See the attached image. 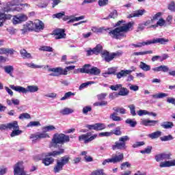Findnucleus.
Masks as SVG:
<instances>
[{"label": "nucleus", "mask_w": 175, "mask_h": 175, "mask_svg": "<svg viewBox=\"0 0 175 175\" xmlns=\"http://www.w3.org/2000/svg\"><path fill=\"white\" fill-rule=\"evenodd\" d=\"M69 142H70L69 135H66L64 133H55L51 142L50 147L59 148V150L46 152L42 160L43 165H44V166H50V165H53V163L55 162L54 158L59 157V155H62V154L65 152V149H64L62 145L59 146L58 144H65V143H69Z\"/></svg>", "instance_id": "1"}, {"label": "nucleus", "mask_w": 175, "mask_h": 175, "mask_svg": "<svg viewBox=\"0 0 175 175\" xmlns=\"http://www.w3.org/2000/svg\"><path fill=\"white\" fill-rule=\"evenodd\" d=\"M114 27H118L109 31V35L113 39H122L125 38L126 34L124 32H128L130 28L133 27V22H129L125 24V21L121 20L118 21L114 25Z\"/></svg>", "instance_id": "2"}, {"label": "nucleus", "mask_w": 175, "mask_h": 175, "mask_svg": "<svg viewBox=\"0 0 175 175\" xmlns=\"http://www.w3.org/2000/svg\"><path fill=\"white\" fill-rule=\"evenodd\" d=\"M55 126L53 125H49L42 127V132H37L34 134L30 135V139H33V140H41V139H46V137H50V135L47 134V132H51V131H55Z\"/></svg>", "instance_id": "3"}, {"label": "nucleus", "mask_w": 175, "mask_h": 175, "mask_svg": "<svg viewBox=\"0 0 175 175\" xmlns=\"http://www.w3.org/2000/svg\"><path fill=\"white\" fill-rule=\"evenodd\" d=\"M75 68H76L75 66H69L66 67L64 69L61 67H57L49 68L48 70L49 72H53L51 73L49 76H53V77H58V76H66V75H68V72L75 70Z\"/></svg>", "instance_id": "4"}, {"label": "nucleus", "mask_w": 175, "mask_h": 175, "mask_svg": "<svg viewBox=\"0 0 175 175\" xmlns=\"http://www.w3.org/2000/svg\"><path fill=\"white\" fill-rule=\"evenodd\" d=\"M69 161H70V157L68 155L62 157L60 159H57L56 165L53 167V173H55V174H57V173H61V172L64 170V166H65V165H68V163H69Z\"/></svg>", "instance_id": "5"}, {"label": "nucleus", "mask_w": 175, "mask_h": 175, "mask_svg": "<svg viewBox=\"0 0 175 175\" xmlns=\"http://www.w3.org/2000/svg\"><path fill=\"white\" fill-rule=\"evenodd\" d=\"M169 39L163 38H153L152 40H148L146 42H138L137 44H132L131 45L135 49L139 47H143V46H148L150 44H156L157 43H159V44H166L168 43Z\"/></svg>", "instance_id": "6"}, {"label": "nucleus", "mask_w": 175, "mask_h": 175, "mask_svg": "<svg viewBox=\"0 0 175 175\" xmlns=\"http://www.w3.org/2000/svg\"><path fill=\"white\" fill-rule=\"evenodd\" d=\"M10 88L11 90L22 94H27L28 92H37V91H39V88H38L37 85H29L27 86V89L23 86H15L14 85H10Z\"/></svg>", "instance_id": "7"}, {"label": "nucleus", "mask_w": 175, "mask_h": 175, "mask_svg": "<svg viewBox=\"0 0 175 175\" xmlns=\"http://www.w3.org/2000/svg\"><path fill=\"white\" fill-rule=\"evenodd\" d=\"M14 5L12 2H8L6 4V6L3 8L4 13H8L9 12H21L25 6H28L27 3H21L17 4L15 8H13Z\"/></svg>", "instance_id": "8"}, {"label": "nucleus", "mask_w": 175, "mask_h": 175, "mask_svg": "<svg viewBox=\"0 0 175 175\" xmlns=\"http://www.w3.org/2000/svg\"><path fill=\"white\" fill-rule=\"evenodd\" d=\"M129 140V137L125 135L119 138V142H116L112 146V150H125L126 148V142Z\"/></svg>", "instance_id": "9"}, {"label": "nucleus", "mask_w": 175, "mask_h": 175, "mask_svg": "<svg viewBox=\"0 0 175 175\" xmlns=\"http://www.w3.org/2000/svg\"><path fill=\"white\" fill-rule=\"evenodd\" d=\"M96 137H98V134H94L92 135V133L89 132L86 134L79 135L78 139L79 142H83L85 144H88V143H91L92 140H95Z\"/></svg>", "instance_id": "10"}, {"label": "nucleus", "mask_w": 175, "mask_h": 175, "mask_svg": "<svg viewBox=\"0 0 175 175\" xmlns=\"http://www.w3.org/2000/svg\"><path fill=\"white\" fill-rule=\"evenodd\" d=\"M172 154L170 152H162L155 155V161L161 162V161H167L172 159Z\"/></svg>", "instance_id": "11"}, {"label": "nucleus", "mask_w": 175, "mask_h": 175, "mask_svg": "<svg viewBox=\"0 0 175 175\" xmlns=\"http://www.w3.org/2000/svg\"><path fill=\"white\" fill-rule=\"evenodd\" d=\"M53 36H55V39H65L66 38V33H65V29H56L53 31Z\"/></svg>", "instance_id": "12"}, {"label": "nucleus", "mask_w": 175, "mask_h": 175, "mask_svg": "<svg viewBox=\"0 0 175 175\" xmlns=\"http://www.w3.org/2000/svg\"><path fill=\"white\" fill-rule=\"evenodd\" d=\"M34 26L33 22L29 21L23 25V27L21 29L22 33H27V32H33Z\"/></svg>", "instance_id": "13"}, {"label": "nucleus", "mask_w": 175, "mask_h": 175, "mask_svg": "<svg viewBox=\"0 0 175 175\" xmlns=\"http://www.w3.org/2000/svg\"><path fill=\"white\" fill-rule=\"evenodd\" d=\"M34 32H40L44 29V23L40 20H36L33 22Z\"/></svg>", "instance_id": "14"}, {"label": "nucleus", "mask_w": 175, "mask_h": 175, "mask_svg": "<svg viewBox=\"0 0 175 175\" xmlns=\"http://www.w3.org/2000/svg\"><path fill=\"white\" fill-rule=\"evenodd\" d=\"M101 57L102 59L105 61V62H111V61H113V53L107 51V50L103 51L101 53Z\"/></svg>", "instance_id": "15"}, {"label": "nucleus", "mask_w": 175, "mask_h": 175, "mask_svg": "<svg viewBox=\"0 0 175 175\" xmlns=\"http://www.w3.org/2000/svg\"><path fill=\"white\" fill-rule=\"evenodd\" d=\"M133 70H122L116 74L117 79H122V77H126L128 75H131V72H135L136 68L132 67Z\"/></svg>", "instance_id": "16"}, {"label": "nucleus", "mask_w": 175, "mask_h": 175, "mask_svg": "<svg viewBox=\"0 0 175 175\" xmlns=\"http://www.w3.org/2000/svg\"><path fill=\"white\" fill-rule=\"evenodd\" d=\"M158 122H159L158 120H150L147 119H143L141 121L142 125H144V126H155Z\"/></svg>", "instance_id": "17"}, {"label": "nucleus", "mask_w": 175, "mask_h": 175, "mask_svg": "<svg viewBox=\"0 0 175 175\" xmlns=\"http://www.w3.org/2000/svg\"><path fill=\"white\" fill-rule=\"evenodd\" d=\"M146 13V10H137L134 11L133 13L130 14L127 18H133V17H141Z\"/></svg>", "instance_id": "18"}, {"label": "nucleus", "mask_w": 175, "mask_h": 175, "mask_svg": "<svg viewBox=\"0 0 175 175\" xmlns=\"http://www.w3.org/2000/svg\"><path fill=\"white\" fill-rule=\"evenodd\" d=\"M16 53V51L13 49H8V48H1L0 49V54L3 55L5 54V55H8L10 54V55H13Z\"/></svg>", "instance_id": "19"}, {"label": "nucleus", "mask_w": 175, "mask_h": 175, "mask_svg": "<svg viewBox=\"0 0 175 175\" xmlns=\"http://www.w3.org/2000/svg\"><path fill=\"white\" fill-rule=\"evenodd\" d=\"M159 166L160 167H171V166H175V159L161 162Z\"/></svg>", "instance_id": "20"}, {"label": "nucleus", "mask_w": 175, "mask_h": 175, "mask_svg": "<svg viewBox=\"0 0 175 175\" xmlns=\"http://www.w3.org/2000/svg\"><path fill=\"white\" fill-rule=\"evenodd\" d=\"M91 70V64H85L82 68H78V71L80 73H87L90 75V72Z\"/></svg>", "instance_id": "21"}, {"label": "nucleus", "mask_w": 175, "mask_h": 175, "mask_svg": "<svg viewBox=\"0 0 175 175\" xmlns=\"http://www.w3.org/2000/svg\"><path fill=\"white\" fill-rule=\"evenodd\" d=\"M20 54L23 59H32V55L31 53H28L25 49L20 50Z\"/></svg>", "instance_id": "22"}, {"label": "nucleus", "mask_w": 175, "mask_h": 175, "mask_svg": "<svg viewBox=\"0 0 175 175\" xmlns=\"http://www.w3.org/2000/svg\"><path fill=\"white\" fill-rule=\"evenodd\" d=\"M113 157L115 163H120V162L124 161V153H118V154H115Z\"/></svg>", "instance_id": "23"}, {"label": "nucleus", "mask_w": 175, "mask_h": 175, "mask_svg": "<svg viewBox=\"0 0 175 175\" xmlns=\"http://www.w3.org/2000/svg\"><path fill=\"white\" fill-rule=\"evenodd\" d=\"M118 95L120 96H126L129 95V90H128L126 88H123L122 85V88H120Z\"/></svg>", "instance_id": "24"}, {"label": "nucleus", "mask_w": 175, "mask_h": 175, "mask_svg": "<svg viewBox=\"0 0 175 175\" xmlns=\"http://www.w3.org/2000/svg\"><path fill=\"white\" fill-rule=\"evenodd\" d=\"M8 129L10 131H12V129L13 131L16 129H20V126H18V122L14 121L12 122L8 123Z\"/></svg>", "instance_id": "25"}, {"label": "nucleus", "mask_w": 175, "mask_h": 175, "mask_svg": "<svg viewBox=\"0 0 175 175\" xmlns=\"http://www.w3.org/2000/svg\"><path fill=\"white\" fill-rule=\"evenodd\" d=\"M14 71V68L13 66H4V72L10 75L11 77H13V72Z\"/></svg>", "instance_id": "26"}, {"label": "nucleus", "mask_w": 175, "mask_h": 175, "mask_svg": "<svg viewBox=\"0 0 175 175\" xmlns=\"http://www.w3.org/2000/svg\"><path fill=\"white\" fill-rule=\"evenodd\" d=\"M89 75L91 76H98L100 75V69L98 68V67H92L90 68Z\"/></svg>", "instance_id": "27"}, {"label": "nucleus", "mask_w": 175, "mask_h": 175, "mask_svg": "<svg viewBox=\"0 0 175 175\" xmlns=\"http://www.w3.org/2000/svg\"><path fill=\"white\" fill-rule=\"evenodd\" d=\"M139 68L144 72H148L149 70H151V66L148 65L147 64L144 63V62H140Z\"/></svg>", "instance_id": "28"}, {"label": "nucleus", "mask_w": 175, "mask_h": 175, "mask_svg": "<svg viewBox=\"0 0 175 175\" xmlns=\"http://www.w3.org/2000/svg\"><path fill=\"white\" fill-rule=\"evenodd\" d=\"M161 126L164 129H172L174 126L173 122H164L161 124Z\"/></svg>", "instance_id": "29"}, {"label": "nucleus", "mask_w": 175, "mask_h": 175, "mask_svg": "<svg viewBox=\"0 0 175 175\" xmlns=\"http://www.w3.org/2000/svg\"><path fill=\"white\" fill-rule=\"evenodd\" d=\"M93 50H94L95 55H99L103 51V46L100 44H98L93 48Z\"/></svg>", "instance_id": "30"}, {"label": "nucleus", "mask_w": 175, "mask_h": 175, "mask_svg": "<svg viewBox=\"0 0 175 175\" xmlns=\"http://www.w3.org/2000/svg\"><path fill=\"white\" fill-rule=\"evenodd\" d=\"M117 73V69L114 67L108 68L107 71L103 73L104 77H107L108 75H116Z\"/></svg>", "instance_id": "31"}, {"label": "nucleus", "mask_w": 175, "mask_h": 175, "mask_svg": "<svg viewBox=\"0 0 175 175\" xmlns=\"http://www.w3.org/2000/svg\"><path fill=\"white\" fill-rule=\"evenodd\" d=\"M161 135L162 132H161L160 131H157L152 133L149 134L148 137H150L152 139H158V137H159Z\"/></svg>", "instance_id": "32"}, {"label": "nucleus", "mask_w": 175, "mask_h": 175, "mask_svg": "<svg viewBox=\"0 0 175 175\" xmlns=\"http://www.w3.org/2000/svg\"><path fill=\"white\" fill-rule=\"evenodd\" d=\"M118 17V12L117 10H113L107 18H105L104 20H109L110 18H117Z\"/></svg>", "instance_id": "33"}, {"label": "nucleus", "mask_w": 175, "mask_h": 175, "mask_svg": "<svg viewBox=\"0 0 175 175\" xmlns=\"http://www.w3.org/2000/svg\"><path fill=\"white\" fill-rule=\"evenodd\" d=\"M166 96H167V94L163 92L152 95V98H153V99H162L163 98H166Z\"/></svg>", "instance_id": "34"}, {"label": "nucleus", "mask_w": 175, "mask_h": 175, "mask_svg": "<svg viewBox=\"0 0 175 175\" xmlns=\"http://www.w3.org/2000/svg\"><path fill=\"white\" fill-rule=\"evenodd\" d=\"M72 113H73V109L70 108H64L60 111V114H62V116H68L72 114Z\"/></svg>", "instance_id": "35"}, {"label": "nucleus", "mask_w": 175, "mask_h": 175, "mask_svg": "<svg viewBox=\"0 0 175 175\" xmlns=\"http://www.w3.org/2000/svg\"><path fill=\"white\" fill-rule=\"evenodd\" d=\"M91 29L92 31L94 32L95 33H102L103 31H107V29H105V27L98 28L96 27H92Z\"/></svg>", "instance_id": "36"}, {"label": "nucleus", "mask_w": 175, "mask_h": 175, "mask_svg": "<svg viewBox=\"0 0 175 175\" xmlns=\"http://www.w3.org/2000/svg\"><path fill=\"white\" fill-rule=\"evenodd\" d=\"M46 156V153H41L40 154L36 155L33 157L34 161L37 162L39 161H42V163H43V160L44 159V157Z\"/></svg>", "instance_id": "37"}, {"label": "nucleus", "mask_w": 175, "mask_h": 175, "mask_svg": "<svg viewBox=\"0 0 175 175\" xmlns=\"http://www.w3.org/2000/svg\"><path fill=\"white\" fill-rule=\"evenodd\" d=\"M40 51H47L48 53H53V51H54L53 47L49 46H40Z\"/></svg>", "instance_id": "38"}, {"label": "nucleus", "mask_w": 175, "mask_h": 175, "mask_svg": "<svg viewBox=\"0 0 175 175\" xmlns=\"http://www.w3.org/2000/svg\"><path fill=\"white\" fill-rule=\"evenodd\" d=\"M25 65H26V66H28V68H31L32 69H40L43 68V66L36 65L33 63H25Z\"/></svg>", "instance_id": "39"}, {"label": "nucleus", "mask_w": 175, "mask_h": 175, "mask_svg": "<svg viewBox=\"0 0 175 175\" xmlns=\"http://www.w3.org/2000/svg\"><path fill=\"white\" fill-rule=\"evenodd\" d=\"M23 133V131L20 130V129H16L13 130L10 134L11 137H14V136H18Z\"/></svg>", "instance_id": "40"}, {"label": "nucleus", "mask_w": 175, "mask_h": 175, "mask_svg": "<svg viewBox=\"0 0 175 175\" xmlns=\"http://www.w3.org/2000/svg\"><path fill=\"white\" fill-rule=\"evenodd\" d=\"M18 118L19 120H31V115L28 113H23L19 116Z\"/></svg>", "instance_id": "41"}, {"label": "nucleus", "mask_w": 175, "mask_h": 175, "mask_svg": "<svg viewBox=\"0 0 175 175\" xmlns=\"http://www.w3.org/2000/svg\"><path fill=\"white\" fill-rule=\"evenodd\" d=\"M103 129H106V126L103 123H96V129L95 131H103Z\"/></svg>", "instance_id": "42"}, {"label": "nucleus", "mask_w": 175, "mask_h": 175, "mask_svg": "<svg viewBox=\"0 0 175 175\" xmlns=\"http://www.w3.org/2000/svg\"><path fill=\"white\" fill-rule=\"evenodd\" d=\"M111 120L113 121H121L122 119L120 116H117V112H113L110 115Z\"/></svg>", "instance_id": "43"}, {"label": "nucleus", "mask_w": 175, "mask_h": 175, "mask_svg": "<svg viewBox=\"0 0 175 175\" xmlns=\"http://www.w3.org/2000/svg\"><path fill=\"white\" fill-rule=\"evenodd\" d=\"M40 122L39 121L30 122L27 125V128H32L33 126H40Z\"/></svg>", "instance_id": "44"}, {"label": "nucleus", "mask_w": 175, "mask_h": 175, "mask_svg": "<svg viewBox=\"0 0 175 175\" xmlns=\"http://www.w3.org/2000/svg\"><path fill=\"white\" fill-rule=\"evenodd\" d=\"M174 139V137H173L172 135H168L160 137V140H161V142H169L170 140H173Z\"/></svg>", "instance_id": "45"}, {"label": "nucleus", "mask_w": 175, "mask_h": 175, "mask_svg": "<svg viewBox=\"0 0 175 175\" xmlns=\"http://www.w3.org/2000/svg\"><path fill=\"white\" fill-rule=\"evenodd\" d=\"M98 136L100 137H109L110 136H113V131L100 133Z\"/></svg>", "instance_id": "46"}, {"label": "nucleus", "mask_w": 175, "mask_h": 175, "mask_svg": "<svg viewBox=\"0 0 175 175\" xmlns=\"http://www.w3.org/2000/svg\"><path fill=\"white\" fill-rule=\"evenodd\" d=\"M71 96H75V93L72 92H66L64 96L60 99V100H66L68 98H70Z\"/></svg>", "instance_id": "47"}, {"label": "nucleus", "mask_w": 175, "mask_h": 175, "mask_svg": "<svg viewBox=\"0 0 175 175\" xmlns=\"http://www.w3.org/2000/svg\"><path fill=\"white\" fill-rule=\"evenodd\" d=\"M147 54H152V51H146L142 52H134L133 55H146Z\"/></svg>", "instance_id": "48"}, {"label": "nucleus", "mask_w": 175, "mask_h": 175, "mask_svg": "<svg viewBox=\"0 0 175 175\" xmlns=\"http://www.w3.org/2000/svg\"><path fill=\"white\" fill-rule=\"evenodd\" d=\"M18 17L21 23H24V21H27V20H28V16L24 14H18Z\"/></svg>", "instance_id": "49"}, {"label": "nucleus", "mask_w": 175, "mask_h": 175, "mask_svg": "<svg viewBox=\"0 0 175 175\" xmlns=\"http://www.w3.org/2000/svg\"><path fill=\"white\" fill-rule=\"evenodd\" d=\"M90 111H92V107H91V106H85L82 109L83 114H85V116H87Z\"/></svg>", "instance_id": "50"}, {"label": "nucleus", "mask_w": 175, "mask_h": 175, "mask_svg": "<svg viewBox=\"0 0 175 175\" xmlns=\"http://www.w3.org/2000/svg\"><path fill=\"white\" fill-rule=\"evenodd\" d=\"M112 133L113 135H116V136H121V135H122V132L121 131V127H116V129L112 131Z\"/></svg>", "instance_id": "51"}, {"label": "nucleus", "mask_w": 175, "mask_h": 175, "mask_svg": "<svg viewBox=\"0 0 175 175\" xmlns=\"http://www.w3.org/2000/svg\"><path fill=\"white\" fill-rule=\"evenodd\" d=\"M166 24V21L163 18H159L156 23V27H163Z\"/></svg>", "instance_id": "52"}, {"label": "nucleus", "mask_w": 175, "mask_h": 175, "mask_svg": "<svg viewBox=\"0 0 175 175\" xmlns=\"http://www.w3.org/2000/svg\"><path fill=\"white\" fill-rule=\"evenodd\" d=\"M84 16H81L79 17H75L67 22V24H70V23H75V21H80V20H83Z\"/></svg>", "instance_id": "53"}, {"label": "nucleus", "mask_w": 175, "mask_h": 175, "mask_svg": "<svg viewBox=\"0 0 175 175\" xmlns=\"http://www.w3.org/2000/svg\"><path fill=\"white\" fill-rule=\"evenodd\" d=\"M122 87V84H116V85H112L109 87L112 91H118V90H120V88Z\"/></svg>", "instance_id": "54"}, {"label": "nucleus", "mask_w": 175, "mask_h": 175, "mask_svg": "<svg viewBox=\"0 0 175 175\" xmlns=\"http://www.w3.org/2000/svg\"><path fill=\"white\" fill-rule=\"evenodd\" d=\"M126 124H130V126H131L132 128H135V126H136V125L137 124V122H136V121H133L131 119H127L126 120Z\"/></svg>", "instance_id": "55"}, {"label": "nucleus", "mask_w": 175, "mask_h": 175, "mask_svg": "<svg viewBox=\"0 0 175 175\" xmlns=\"http://www.w3.org/2000/svg\"><path fill=\"white\" fill-rule=\"evenodd\" d=\"M12 23L14 25H17V24H21V22H20V18H18V15L14 16L12 18Z\"/></svg>", "instance_id": "56"}, {"label": "nucleus", "mask_w": 175, "mask_h": 175, "mask_svg": "<svg viewBox=\"0 0 175 175\" xmlns=\"http://www.w3.org/2000/svg\"><path fill=\"white\" fill-rule=\"evenodd\" d=\"M114 111H116V113H120V114H125V113H126V110L122 107H118V108H113Z\"/></svg>", "instance_id": "57"}, {"label": "nucleus", "mask_w": 175, "mask_h": 175, "mask_svg": "<svg viewBox=\"0 0 175 175\" xmlns=\"http://www.w3.org/2000/svg\"><path fill=\"white\" fill-rule=\"evenodd\" d=\"M90 84H94V82L88 81L86 83H83L81 84V85L79 88V90H80V91H81V90H83V88H85V87H88V85H90Z\"/></svg>", "instance_id": "58"}, {"label": "nucleus", "mask_w": 175, "mask_h": 175, "mask_svg": "<svg viewBox=\"0 0 175 175\" xmlns=\"http://www.w3.org/2000/svg\"><path fill=\"white\" fill-rule=\"evenodd\" d=\"M152 150V146H148L144 150H141V154H151V150Z\"/></svg>", "instance_id": "59"}, {"label": "nucleus", "mask_w": 175, "mask_h": 175, "mask_svg": "<svg viewBox=\"0 0 175 175\" xmlns=\"http://www.w3.org/2000/svg\"><path fill=\"white\" fill-rule=\"evenodd\" d=\"M0 17H2L4 19V21H6V20H10V18H12V15L1 13Z\"/></svg>", "instance_id": "60"}, {"label": "nucleus", "mask_w": 175, "mask_h": 175, "mask_svg": "<svg viewBox=\"0 0 175 175\" xmlns=\"http://www.w3.org/2000/svg\"><path fill=\"white\" fill-rule=\"evenodd\" d=\"M91 175H105V172H103V170H97L93 171L91 173Z\"/></svg>", "instance_id": "61"}, {"label": "nucleus", "mask_w": 175, "mask_h": 175, "mask_svg": "<svg viewBox=\"0 0 175 175\" xmlns=\"http://www.w3.org/2000/svg\"><path fill=\"white\" fill-rule=\"evenodd\" d=\"M129 109H130V111H131V114L133 116H136V110H135V107L134 105H131L129 106Z\"/></svg>", "instance_id": "62"}, {"label": "nucleus", "mask_w": 175, "mask_h": 175, "mask_svg": "<svg viewBox=\"0 0 175 175\" xmlns=\"http://www.w3.org/2000/svg\"><path fill=\"white\" fill-rule=\"evenodd\" d=\"M94 106H107V101L96 102Z\"/></svg>", "instance_id": "63"}, {"label": "nucleus", "mask_w": 175, "mask_h": 175, "mask_svg": "<svg viewBox=\"0 0 175 175\" xmlns=\"http://www.w3.org/2000/svg\"><path fill=\"white\" fill-rule=\"evenodd\" d=\"M168 10L171 12H175V3L172 1L170 5H168Z\"/></svg>", "instance_id": "64"}]
</instances>
